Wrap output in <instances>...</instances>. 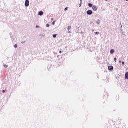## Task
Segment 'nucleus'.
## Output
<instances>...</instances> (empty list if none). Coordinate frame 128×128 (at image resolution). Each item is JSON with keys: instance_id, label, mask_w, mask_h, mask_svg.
<instances>
[{"instance_id": "nucleus-9", "label": "nucleus", "mask_w": 128, "mask_h": 128, "mask_svg": "<svg viewBox=\"0 0 128 128\" xmlns=\"http://www.w3.org/2000/svg\"><path fill=\"white\" fill-rule=\"evenodd\" d=\"M70 28H72V26H68V30H70Z\"/></svg>"}, {"instance_id": "nucleus-23", "label": "nucleus", "mask_w": 128, "mask_h": 128, "mask_svg": "<svg viewBox=\"0 0 128 128\" xmlns=\"http://www.w3.org/2000/svg\"><path fill=\"white\" fill-rule=\"evenodd\" d=\"M62 51L60 52V54H62Z\"/></svg>"}, {"instance_id": "nucleus-15", "label": "nucleus", "mask_w": 128, "mask_h": 128, "mask_svg": "<svg viewBox=\"0 0 128 128\" xmlns=\"http://www.w3.org/2000/svg\"><path fill=\"white\" fill-rule=\"evenodd\" d=\"M114 62H116V60H117V59H116V58H114Z\"/></svg>"}, {"instance_id": "nucleus-16", "label": "nucleus", "mask_w": 128, "mask_h": 128, "mask_svg": "<svg viewBox=\"0 0 128 128\" xmlns=\"http://www.w3.org/2000/svg\"><path fill=\"white\" fill-rule=\"evenodd\" d=\"M46 27H47V28H50V24H47V25H46Z\"/></svg>"}, {"instance_id": "nucleus-21", "label": "nucleus", "mask_w": 128, "mask_h": 128, "mask_svg": "<svg viewBox=\"0 0 128 128\" xmlns=\"http://www.w3.org/2000/svg\"><path fill=\"white\" fill-rule=\"evenodd\" d=\"M37 28H40V26H36Z\"/></svg>"}, {"instance_id": "nucleus-14", "label": "nucleus", "mask_w": 128, "mask_h": 128, "mask_svg": "<svg viewBox=\"0 0 128 128\" xmlns=\"http://www.w3.org/2000/svg\"><path fill=\"white\" fill-rule=\"evenodd\" d=\"M68 10V8H66L64 9L65 12H66V10Z\"/></svg>"}, {"instance_id": "nucleus-20", "label": "nucleus", "mask_w": 128, "mask_h": 128, "mask_svg": "<svg viewBox=\"0 0 128 128\" xmlns=\"http://www.w3.org/2000/svg\"><path fill=\"white\" fill-rule=\"evenodd\" d=\"M97 24H100V21L97 22Z\"/></svg>"}, {"instance_id": "nucleus-18", "label": "nucleus", "mask_w": 128, "mask_h": 128, "mask_svg": "<svg viewBox=\"0 0 128 128\" xmlns=\"http://www.w3.org/2000/svg\"><path fill=\"white\" fill-rule=\"evenodd\" d=\"M2 92H3L4 94V92H6V90H4L2 91Z\"/></svg>"}, {"instance_id": "nucleus-25", "label": "nucleus", "mask_w": 128, "mask_h": 128, "mask_svg": "<svg viewBox=\"0 0 128 128\" xmlns=\"http://www.w3.org/2000/svg\"><path fill=\"white\" fill-rule=\"evenodd\" d=\"M126 0V2H128V0Z\"/></svg>"}, {"instance_id": "nucleus-13", "label": "nucleus", "mask_w": 128, "mask_h": 128, "mask_svg": "<svg viewBox=\"0 0 128 128\" xmlns=\"http://www.w3.org/2000/svg\"><path fill=\"white\" fill-rule=\"evenodd\" d=\"M52 24H53V26H54V24H56V21H54V22H52Z\"/></svg>"}, {"instance_id": "nucleus-5", "label": "nucleus", "mask_w": 128, "mask_h": 128, "mask_svg": "<svg viewBox=\"0 0 128 128\" xmlns=\"http://www.w3.org/2000/svg\"><path fill=\"white\" fill-rule=\"evenodd\" d=\"M125 78L126 80H128V72H126L125 74Z\"/></svg>"}, {"instance_id": "nucleus-6", "label": "nucleus", "mask_w": 128, "mask_h": 128, "mask_svg": "<svg viewBox=\"0 0 128 128\" xmlns=\"http://www.w3.org/2000/svg\"><path fill=\"white\" fill-rule=\"evenodd\" d=\"M38 16H44V12L41 11L38 13Z\"/></svg>"}, {"instance_id": "nucleus-4", "label": "nucleus", "mask_w": 128, "mask_h": 128, "mask_svg": "<svg viewBox=\"0 0 128 128\" xmlns=\"http://www.w3.org/2000/svg\"><path fill=\"white\" fill-rule=\"evenodd\" d=\"M92 10L94 12H96V10H98V8H96V6H94L92 8Z\"/></svg>"}, {"instance_id": "nucleus-3", "label": "nucleus", "mask_w": 128, "mask_h": 128, "mask_svg": "<svg viewBox=\"0 0 128 128\" xmlns=\"http://www.w3.org/2000/svg\"><path fill=\"white\" fill-rule=\"evenodd\" d=\"M108 68L109 70H114V67L112 66H109Z\"/></svg>"}, {"instance_id": "nucleus-10", "label": "nucleus", "mask_w": 128, "mask_h": 128, "mask_svg": "<svg viewBox=\"0 0 128 128\" xmlns=\"http://www.w3.org/2000/svg\"><path fill=\"white\" fill-rule=\"evenodd\" d=\"M95 34H96V35L100 34V32H95Z\"/></svg>"}, {"instance_id": "nucleus-12", "label": "nucleus", "mask_w": 128, "mask_h": 128, "mask_svg": "<svg viewBox=\"0 0 128 128\" xmlns=\"http://www.w3.org/2000/svg\"><path fill=\"white\" fill-rule=\"evenodd\" d=\"M14 48H18V44H16L14 45Z\"/></svg>"}, {"instance_id": "nucleus-7", "label": "nucleus", "mask_w": 128, "mask_h": 128, "mask_svg": "<svg viewBox=\"0 0 128 128\" xmlns=\"http://www.w3.org/2000/svg\"><path fill=\"white\" fill-rule=\"evenodd\" d=\"M110 54H114V50H110Z\"/></svg>"}, {"instance_id": "nucleus-11", "label": "nucleus", "mask_w": 128, "mask_h": 128, "mask_svg": "<svg viewBox=\"0 0 128 128\" xmlns=\"http://www.w3.org/2000/svg\"><path fill=\"white\" fill-rule=\"evenodd\" d=\"M56 36H57L56 34H54V35L53 36L54 38H56Z\"/></svg>"}, {"instance_id": "nucleus-19", "label": "nucleus", "mask_w": 128, "mask_h": 128, "mask_svg": "<svg viewBox=\"0 0 128 128\" xmlns=\"http://www.w3.org/2000/svg\"><path fill=\"white\" fill-rule=\"evenodd\" d=\"M122 65L124 64V62H122Z\"/></svg>"}, {"instance_id": "nucleus-1", "label": "nucleus", "mask_w": 128, "mask_h": 128, "mask_svg": "<svg viewBox=\"0 0 128 128\" xmlns=\"http://www.w3.org/2000/svg\"><path fill=\"white\" fill-rule=\"evenodd\" d=\"M30 6V1L28 0H26L25 2V6Z\"/></svg>"}, {"instance_id": "nucleus-27", "label": "nucleus", "mask_w": 128, "mask_h": 128, "mask_svg": "<svg viewBox=\"0 0 128 128\" xmlns=\"http://www.w3.org/2000/svg\"><path fill=\"white\" fill-rule=\"evenodd\" d=\"M82 0H80L81 2H82Z\"/></svg>"}, {"instance_id": "nucleus-17", "label": "nucleus", "mask_w": 128, "mask_h": 128, "mask_svg": "<svg viewBox=\"0 0 128 128\" xmlns=\"http://www.w3.org/2000/svg\"><path fill=\"white\" fill-rule=\"evenodd\" d=\"M4 66V68H8V66H6V65Z\"/></svg>"}, {"instance_id": "nucleus-2", "label": "nucleus", "mask_w": 128, "mask_h": 128, "mask_svg": "<svg viewBox=\"0 0 128 128\" xmlns=\"http://www.w3.org/2000/svg\"><path fill=\"white\" fill-rule=\"evenodd\" d=\"M87 14H88V16H92V11L89 10L87 12Z\"/></svg>"}, {"instance_id": "nucleus-8", "label": "nucleus", "mask_w": 128, "mask_h": 128, "mask_svg": "<svg viewBox=\"0 0 128 128\" xmlns=\"http://www.w3.org/2000/svg\"><path fill=\"white\" fill-rule=\"evenodd\" d=\"M94 5H92V4H88V6H90V8H92Z\"/></svg>"}, {"instance_id": "nucleus-24", "label": "nucleus", "mask_w": 128, "mask_h": 128, "mask_svg": "<svg viewBox=\"0 0 128 128\" xmlns=\"http://www.w3.org/2000/svg\"><path fill=\"white\" fill-rule=\"evenodd\" d=\"M120 62V64H121V62H122V61H120V62Z\"/></svg>"}, {"instance_id": "nucleus-22", "label": "nucleus", "mask_w": 128, "mask_h": 128, "mask_svg": "<svg viewBox=\"0 0 128 128\" xmlns=\"http://www.w3.org/2000/svg\"><path fill=\"white\" fill-rule=\"evenodd\" d=\"M80 6H82V4L80 5Z\"/></svg>"}, {"instance_id": "nucleus-26", "label": "nucleus", "mask_w": 128, "mask_h": 128, "mask_svg": "<svg viewBox=\"0 0 128 128\" xmlns=\"http://www.w3.org/2000/svg\"><path fill=\"white\" fill-rule=\"evenodd\" d=\"M106 2H108V0H105Z\"/></svg>"}]
</instances>
